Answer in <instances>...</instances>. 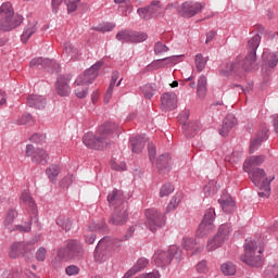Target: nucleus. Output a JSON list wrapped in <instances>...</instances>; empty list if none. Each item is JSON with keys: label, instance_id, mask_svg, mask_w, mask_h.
Instances as JSON below:
<instances>
[{"label": "nucleus", "instance_id": "obj_27", "mask_svg": "<svg viewBox=\"0 0 278 278\" xmlns=\"http://www.w3.org/2000/svg\"><path fill=\"white\" fill-rule=\"evenodd\" d=\"M55 88L60 97H68L71 94V87L64 81V78H56Z\"/></svg>", "mask_w": 278, "mask_h": 278}, {"label": "nucleus", "instance_id": "obj_33", "mask_svg": "<svg viewBox=\"0 0 278 278\" xmlns=\"http://www.w3.org/2000/svg\"><path fill=\"white\" fill-rule=\"evenodd\" d=\"M48 64H53L51 60L43 59V58H35L30 61V68H38V71H41V68H46Z\"/></svg>", "mask_w": 278, "mask_h": 278}, {"label": "nucleus", "instance_id": "obj_39", "mask_svg": "<svg viewBox=\"0 0 278 278\" xmlns=\"http://www.w3.org/2000/svg\"><path fill=\"white\" fill-rule=\"evenodd\" d=\"M229 233H231V225L230 224H223L219 226L217 230V235L225 240H229Z\"/></svg>", "mask_w": 278, "mask_h": 278}, {"label": "nucleus", "instance_id": "obj_50", "mask_svg": "<svg viewBox=\"0 0 278 278\" xmlns=\"http://www.w3.org/2000/svg\"><path fill=\"white\" fill-rule=\"evenodd\" d=\"M148 155L150 162L153 164V162H155V156L157 155V150L155 149V144H153V142L148 143Z\"/></svg>", "mask_w": 278, "mask_h": 278}, {"label": "nucleus", "instance_id": "obj_56", "mask_svg": "<svg viewBox=\"0 0 278 278\" xmlns=\"http://www.w3.org/2000/svg\"><path fill=\"white\" fill-rule=\"evenodd\" d=\"M50 62H52V64L46 65L45 71H48V73H58V71H60V64L54 60H50Z\"/></svg>", "mask_w": 278, "mask_h": 278}, {"label": "nucleus", "instance_id": "obj_41", "mask_svg": "<svg viewBox=\"0 0 278 278\" xmlns=\"http://www.w3.org/2000/svg\"><path fill=\"white\" fill-rule=\"evenodd\" d=\"M220 268L222 273L228 277L236 275V265L232 263H224Z\"/></svg>", "mask_w": 278, "mask_h": 278}, {"label": "nucleus", "instance_id": "obj_40", "mask_svg": "<svg viewBox=\"0 0 278 278\" xmlns=\"http://www.w3.org/2000/svg\"><path fill=\"white\" fill-rule=\"evenodd\" d=\"M63 55H65L68 60V58H73V55H77V49L73 47V43L67 41L63 46Z\"/></svg>", "mask_w": 278, "mask_h": 278}, {"label": "nucleus", "instance_id": "obj_61", "mask_svg": "<svg viewBox=\"0 0 278 278\" xmlns=\"http://www.w3.org/2000/svg\"><path fill=\"white\" fill-rule=\"evenodd\" d=\"M114 86L112 83H110V86L104 94V103H110V99H112V93L114 92Z\"/></svg>", "mask_w": 278, "mask_h": 278}, {"label": "nucleus", "instance_id": "obj_60", "mask_svg": "<svg viewBox=\"0 0 278 278\" xmlns=\"http://www.w3.org/2000/svg\"><path fill=\"white\" fill-rule=\"evenodd\" d=\"M75 94L78 99H85L86 94H88V88L79 87L75 89Z\"/></svg>", "mask_w": 278, "mask_h": 278}, {"label": "nucleus", "instance_id": "obj_35", "mask_svg": "<svg viewBox=\"0 0 278 278\" xmlns=\"http://www.w3.org/2000/svg\"><path fill=\"white\" fill-rule=\"evenodd\" d=\"M263 61L266 62V64H267V66H269V68H275V66H277V64H278V53L277 52H273V53L263 52Z\"/></svg>", "mask_w": 278, "mask_h": 278}, {"label": "nucleus", "instance_id": "obj_55", "mask_svg": "<svg viewBox=\"0 0 278 278\" xmlns=\"http://www.w3.org/2000/svg\"><path fill=\"white\" fill-rule=\"evenodd\" d=\"M136 232V226H130L126 233L122 237V242H127V240H130V238H134V233Z\"/></svg>", "mask_w": 278, "mask_h": 278}, {"label": "nucleus", "instance_id": "obj_62", "mask_svg": "<svg viewBox=\"0 0 278 278\" xmlns=\"http://www.w3.org/2000/svg\"><path fill=\"white\" fill-rule=\"evenodd\" d=\"M34 121V116L31 114L26 113L22 116L21 121L17 122L18 125H27V123H31Z\"/></svg>", "mask_w": 278, "mask_h": 278}, {"label": "nucleus", "instance_id": "obj_24", "mask_svg": "<svg viewBox=\"0 0 278 278\" xmlns=\"http://www.w3.org/2000/svg\"><path fill=\"white\" fill-rule=\"evenodd\" d=\"M26 105L35 108V110H45L47 108V98L38 94H30L27 97Z\"/></svg>", "mask_w": 278, "mask_h": 278}, {"label": "nucleus", "instance_id": "obj_52", "mask_svg": "<svg viewBox=\"0 0 278 278\" xmlns=\"http://www.w3.org/2000/svg\"><path fill=\"white\" fill-rule=\"evenodd\" d=\"M29 140H30V142H34L35 144H42V142H45V140H47V136L36 132L29 138Z\"/></svg>", "mask_w": 278, "mask_h": 278}, {"label": "nucleus", "instance_id": "obj_47", "mask_svg": "<svg viewBox=\"0 0 278 278\" xmlns=\"http://www.w3.org/2000/svg\"><path fill=\"white\" fill-rule=\"evenodd\" d=\"M167 51H169V49L162 41H157L154 45V53H155V55H162V53H167Z\"/></svg>", "mask_w": 278, "mask_h": 278}, {"label": "nucleus", "instance_id": "obj_51", "mask_svg": "<svg viewBox=\"0 0 278 278\" xmlns=\"http://www.w3.org/2000/svg\"><path fill=\"white\" fill-rule=\"evenodd\" d=\"M182 247L184 249H186V251H190L194 249V247H197V239L185 238L182 242Z\"/></svg>", "mask_w": 278, "mask_h": 278}, {"label": "nucleus", "instance_id": "obj_26", "mask_svg": "<svg viewBox=\"0 0 278 278\" xmlns=\"http://www.w3.org/2000/svg\"><path fill=\"white\" fill-rule=\"evenodd\" d=\"M265 160L266 159L264 155L251 156L243 164L244 173H251L253 168H256L255 166H261V164H264Z\"/></svg>", "mask_w": 278, "mask_h": 278}, {"label": "nucleus", "instance_id": "obj_59", "mask_svg": "<svg viewBox=\"0 0 278 278\" xmlns=\"http://www.w3.org/2000/svg\"><path fill=\"white\" fill-rule=\"evenodd\" d=\"M181 58H184V55H173V56H167L164 58L165 60V64H177L179 62V60H181Z\"/></svg>", "mask_w": 278, "mask_h": 278}, {"label": "nucleus", "instance_id": "obj_34", "mask_svg": "<svg viewBox=\"0 0 278 278\" xmlns=\"http://www.w3.org/2000/svg\"><path fill=\"white\" fill-rule=\"evenodd\" d=\"M46 175L52 184H56L58 175H60V165L52 164L46 169Z\"/></svg>", "mask_w": 278, "mask_h": 278}, {"label": "nucleus", "instance_id": "obj_29", "mask_svg": "<svg viewBox=\"0 0 278 278\" xmlns=\"http://www.w3.org/2000/svg\"><path fill=\"white\" fill-rule=\"evenodd\" d=\"M197 93L200 99H205V94H207V77L205 75H201L198 79Z\"/></svg>", "mask_w": 278, "mask_h": 278}, {"label": "nucleus", "instance_id": "obj_37", "mask_svg": "<svg viewBox=\"0 0 278 278\" xmlns=\"http://www.w3.org/2000/svg\"><path fill=\"white\" fill-rule=\"evenodd\" d=\"M56 225H59V227L64 231H68L73 227V222L68 217L59 216L56 218Z\"/></svg>", "mask_w": 278, "mask_h": 278}, {"label": "nucleus", "instance_id": "obj_9", "mask_svg": "<svg viewBox=\"0 0 278 278\" xmlns=\"http://www.w3.org/2000/svg\"><path fill=\"white\" fill-rule=\"evenodd\" d=\"M146 226L155 233L157 229H162L166 225V217L155 208L146 210Z\"/></svg>", "mask_w": 278, "mask_h": 278}, {"label": "nucleus", "instance_id": "obj_57", "mask_svg": "<svg viewBox=\"0 0 278 278\" xmlns=\"http://www.w3.org/2000/svg\"><path fill=\"white\" fill-rule=\"evenodd\" d=\"M65 273L66 275H68V277H73L75 275H79V268L77 267V265H68L65 268Z\"/></svg>", "mask_w": 278, "mask_h": 278}, {"label": "nucleus", "instance_id": "obj_31", "mask_svg": "<svg viewBox=\"0 0 278 278\" xmlns=\"http://www.w3.org/2000/svg\"><path fill=\"white\" fill-rule=\"evenodd\" d=\"M21 200L28 207V212H31V214H36V212H38V210L36 208V202H34V198H31L29 193L23 192L21 195Z\"/></svg>", "mask_w": 278, "mask_h": 278}, {"label": "nucleus", "instance_id": "obj_1", "mask_svg": "<svg viewBox=\"0 0 278 278\" xmlns=\"http://www.w3.org/2000/svg\"><path fill=\"white\" fill-rule=\"evenodd\" d=\"M260 42H262V36H260V34L249 39L247 45L248 54L244 60H236L235 62L226 63L224 67L222 66L219 68V75L224 77H229V75L242 77L244 73L249 71H257L260 68V65H257V49Z\"/></svg>", "mask_w": 278, "mask_h": 278}, {"label": "nucleus", "instance_id": "obj_38", "mask_svg": "<svg viewBox=\"0 0 278 278\" xmlns=\"http://www.w3.org/2000/svg\"><path fill=\"white\" fill-rule=\"evenodd\" d=\"M207 60H210V58L208 56L203 58V54L201 53L195 55V68L198 73H201L205 68V65L207 64Z\"/></svg>", "mask_w": 278, "mask_h": 278}, {"label": "nucleus", "instance_id": "obj_36", "mask_svg": "<svg viewBox=\"0 0 278 278\" xmlns=\"http://www.w3.org/2000/svg\"><path fill=\"white\" fill-rule=\"evenodd\" d=\"M141 92L146 99H153V96L157 92V86L155 84H146L141 87Z\"/></svg>", "mask_w": 278, "mask_h": 278}, {"label": "nucleus", "instance_id": "obj_64", "mask_svg": "<svg viewBox=\"0 0 278 278\" xmlns=\"http://www.w3.org/2000/svg\"><path fill=\"white\" fill-rule=\"evenodd\" d=\"M114 27H116V24L114 23H111V22H108V23H104L101 28H100V31H112V29H114Z\"/></svg>", "mask_w": 278, "mask_h": 278}, {"label": "nucleus", "instance_id": "obj_23", "mask_svg": "<svg viewBox=\"0 0 278 278\" xmlns=\"http://www.w3.org/2000/svg\"><path fill=\"white\" fill-rule=\"evenodd\" d=\"M147 135H138L129 138V144L132 153H142V149L147 144Z\"/></svg>", "mask_w": 278, "mask_h": 278}, {"label": "nucleus", "instance_id": "obj_20", "mask_svg": "<svg viewBox=\"0 0 278 278\" xmlns=\"http://www.w3.org/2000/svg\"><path fill=\"white\" fill-rule=\"evenodd\" d=\"M236 125H238V119L236 118V115H226V117L223 121L222 128L219 129V136L226 138V136H229V132L231 131L232 127H236Z\"/></svg>", "mask_w": 278, "mask_h": 278}, {"label": "nucleus", "instance_id": "obj_46", "mask_svg": "<svg viewBox=\"0 0 278 278\" xmlns=\"http://www.w3.org/2000/svg\"><path fill=\"white\" fill-rule=\"evenodd\" d=\"M11 231H20V233H29L31 231V220L27 225H15Z\"/></svg>", "mask_w": 278, "mask_h": 278}, {"label": "nucleus", "instance_id": "obj_28", "mask_svg": "<svg viewBox=\"0 0 278 278\" xmlns=\"http://www.w3.org/2000/svg\"><path fill=\"white\" fill-rule=\"evenodd\" d=\"M218 203L226 214H231L233 210H236V202H233V199L231 197L228 198H222L218 200Z\"/></svg>", "mask_w": 278, "mask_h": 278}, {"label": "nucleus", "instance_id": "obj_14", "mask_svg": "<svg viewBox=\"0 0 278 278\" xmlns=\"http://www.w3.org/2000/svg\"><path fill=\"white\" fill-rule=\"evenodd\" d=\"M127 220H129V212L127 206H122L121 208H113V213L109 218V225H114L115 227H123V225H127Z\"/></svg>", "mask_w": 278, "mask_h": 278}, {"label": "nucleus", "instance_id": "obj_8", "mask_svg": "<svg viewBox=\"0 0 278 278\" xmlns=\"http://www.w3.org/2000/svg\"><path fill=\"white\" fill-rule=\"evenodd\" d=\"M115 38L119 42H128L130 45H138L140 42H144L146 40H148L149 35L144 31L122 29L116 34Z\"/></svg>", "mask_w": 278, "mask_h": 278}, {"label": "nucleus", "instance_id": "obj_11", "mask_svg": "<svg viewBox=\"0 0 278 278\" xmlns=\"http://www.w3.org/2000/svg\"><path fill=\"white\" fill-rule=\"evenodd\" d=\"M137 14L143 21H151V18H157L162 16V2L160 0H153L149 5L139 8Z\"/></svg>", "mask_w": 278, "mask_h": 278}, {"label": "nucleus", "instance_id": "obj_22", "mask_svg": "<svg viewBox=\"0 0 278 278\" xmlns=\"http://www.w3.org/2000/svg\"><path fill=\"white\" fill-rule=\"evenodd\" d=\"M265 140H268V129L263 128L257 132L256 137L250 141V153H255Z\"/></svg>", "mask_w": 278, "mask_h": 278}, {"label": "nucleus", "instance_id": "obj_44", "mask_svg": "<svg viewBox=\"0 0 278 278\" xmlns=\"http://www.w3.org/2000/svg\"><path fill=\"white\" fill-rule=\"evenodd\" d=\"M36 34V25L26 28L22 34V42H27Z\"/></svg>", "mask_w": 278, "mask_h": 278}, {"label": "nucleus", "instance_id": "obj_48", "mask_svg": "<svg viewBox=\"0 0 278 278\" xmlns=\"http://www.w3.org/2000/svg\"><path fill=\"white\" fill-rule=\"evenodd\" d=\"M146 266H149V260L142 257L137 261L132 268H135V273H140V270H144Z\"/></svg>", "mask_w": 278, "mask_h": 278}, {"label": "nucleus", "instance_id": "obj_54", "mask_svg": "<svg viewBox=\"0 0 278 278\" xmlns=\"http://www.w3.org/2000/svg\"><path fill=\"white\" fill-rule=\"evenodd\" d=\"M81 0H64L67 7V12H75L77 10V3H79Z\"/></svg>", "mask_w": 278, "mask_h": 278}, {"label": "nucleus", "instance_id": "obj_42", "mask_svg": "<svg viewBox=\"0 0 278 278\" xmlns=\"http://www.w3.org/2000/svg\"><path fill=\"white\" fill-rule=\"evenodd\" d=\"M16 216H18V212H16L14 208L10 210L4 219V227H10V225H12V223H14L16 219Z\"/></svg>", "mask_w": 278, "mask_h": 278}, {"label": "nucleus", "instance_id": "obj_18", "mask_svg": "<svg viewBox=\"0 0 278 278\" xmlns=\"http://www.w3.org/2000/svg\"><path fill=\"white\" fill-rule=\"evenodd\" d=\"M156 168L160 175H167V173H170L173 168V159L170 157V154L164 153L160 155L156 160Z\"/></svg>", "mask_w": 278, "mask_h": 278}, {"label": "nucleus", "instance_id": "obj_13", "mask_svg": "<svg viewBox=\"0 0 278 278\" xmlns=\"http://www.w3.org/2000/svg\"><path fill=\"white\" fill-rule=\"evenodd\" d=\"M25 156L31 157L34 164H40L47 166L49 164V153L42 148H35L34 144H27L25 150Z\"/></svg>", "mask_w": 278, "mask_h": 278}, {"label": "nucleus", "instance_id": "obj_53", "mask_svg": "<svg viewBox=\"0 0 278 278\" xmlns=\"http://www.w3.org/2000/svg\"><path fill=\"white\" fill-rule=\"evenodd\" d=\"M35 257L37 262H45V260H47V249L45 247H40L37 250Z\"/></svg>", "mask_w": 278, "mask_h": 278}, {"label": "nucleus", "instance_id": "obj_43", "mask_svg": "<svg viewBox=\"0 0 278 278\" xmlns=\"http://www.w3.org/2000/svg\"><path fill=\"white\" fill-rule=\"evenodd\" d=\"M173 192H175V187L170 185V182H167L162 186L160 190V197H168L169 194H173Z\"/></svg>", "mask_w": 278, "mask_h": 278}, {"label": "nucleus", "instance_id": "obj_32", "mask_svg": "<svg viewBox=\"0 0 278 278\" xmlns=\"http://www.w3.org/2000/svg\"><path fill=\"white\" fill-rule=\"evenodd\" d=\"M271 181H275V176H273L269 179V181H265L264 184L258 186V188H260L258 197H261V199H268V197H270V184H271Z\"/></svg>", "mask_w": 278, "mask_h": 278}, {"label": "nucleus", "instance_id": "obj_21", "mask_svg": "<svg viewBox=\"0 0 278 278\" xmlns=\"http://www.w3.org/2000/svg\"><path fill=\"white\" fill-rule=\"evenodd\" d=\"M112 253L108 251V245H103V239H101L94 250L93 257L99 264H103L110 257Z\"/></svg>", "mask_w": 278, "mask_h": 278}, {"label": "nucleus", "instance_id": "obj_17", "mask_svg": "<svg viewBox=\"0 0 278 278\" xmlns=\"http://www.w3.org/2000/svg\"><path fill=\"white\" fill-rule=\"evenodd\" d=\"M177 109V94L175 92H165L161 96V110L163 112H173Z\"/></svg>", "mask_w": 278, "mask_h": 278}, {"label": "nucleus", "instance_id": "obj_63", "mask_svg": "<svg viewBox=\"0 0 278 278\" xmlns=\"http://www.w3.org/2000/svg\"><path fill=\"white\" fill-rule=\"evenodd\" d=\"M195 269L199 273H207V262L206 261H201L197 264Z\"/></svg>", "mask_w": 278, "mask_h": 278}, {"label": "nucleus", "instance_id": "obj_19", "mask_svg": "<svg viewBox=\"0 0 278 278\" xmlns=\"http://www.w3.org/2000/svg\"><path fill=\"white\" fill-rule=\"evenodd\" d=\"M248 174L252 184H254V186L256 187L262 186L265 181H270V179H268V176H266V172L262 168L250 169Z\"/></svg>", "mask_w": 278, "mask_h": 278}, {"label": "nucleus", "instance_id": "obj_7", "mask_svg": "<svg viewBox=\"0 0 278 278\" xmlns=\"http://www.w3.org/2000/svg\"><path fill=\"white\" fill-rule=\"evenodd\" d=\"M34 255V245L25 241H18L12 243L9 252V257L11 260H16V257H24L26 262H29Z\"/></svg>", "mask_w": 278, "mask_h": 278}, {"label": "nucleus", "instance_id": "obj_25", "mask_svg": "<svg viewBox=\"0 0 278 278\" xmlns=\"http://www.w3.org/2000/svg\"><path fill=\"white\" fill-rule=\"evenodd\" d=\"M199 131H201V124L198 121L182 125V132L186 138H194Z\"/></svg>", "mask_w": 278, "mask_h": 278}, {"label": "nucleus", "instance_id": "obj_12", "mask_svg": "<svg viewBox=\"0 0 278 278\" xmlns=\"http://www.w3.org/2000/svg\"><path fill=\"white\" fill-rule=\"evenodd\" d=\"M103 66V62L98 61L96 64L91 65L90 68L86 70L81 75L75 80L76 86H88L99 77V68Z\"/></svg>", "mask_w": 278, "mask_h": 278}, {"label": "nucleus", "instance_id": "obj_3", "mask_svg": "<svg viewBox=\"0 0 278 278\" xmlns=\"http://www.w3.org/2000/svg\"><path fill=\"white\" fill-rule=\"evenodd\" d=\"M0 13L4 16L0 21V29L2 31H12V29H15V27L23 23V16L16 15L14 17V10H12L10 2L3 3L0 7Z\"/></svg>", "mask_w": 278, "mask_h": 278}, {"label": "nucleus", "instance_id": "obj_6", "mask_svg": "<svg viewBox=\"0 0 278 278\" xmlns=\"http://www.w3.org/2000/svg\"><path fill=\"white\" fill-rule=\"evenodd\" d=\"M84 257V248L77 240H71L65 248L58 251L59 260H81Z\"/></svg>", "mask_w": 278, "mask_h": 278}, {"label": "nucleus", "instance_id": "obj_30", "mask_svg": "<svg viewBox=\"0 0 278 278\" xmlns=\"http://www.w3.org/2000/svg\"><path fill=\"white\" fill-rule=\"evenodd\" d=\"M225 244V239L220 237V235L216 233L213 239L207 242L206 249L207 251H216V249H220Z\"/></svg>", "mask_w": 278, "mask_h": 278}, {"label": "nucleus", "instance_id": "obj_16", "mask_svg": "<svg viewBox=\"0 0 278 278\" xmlns=\"http://www.w3.org/2000/svg\"><path fill=\"white\" fill-rule=\"evenodd\" d=\"M108 203L112 210L127 207V202L125 201V194L123 193V191L118 189H113V191L108 194Z\"/></svg>", "mask_w": 278, "mask_h": 278}, {"label": "nucleus", "instance_id": "obj_49", "mask_svg": "<svg viewBox=\"0 0 278 278\" xmlns=\"http://www.w3.org/2000/svg\"><path fill=\"white\" fill-rule=\"evenodd\" d=\"M167 66L166 60L159 59L156 61H153L150 65H148V68H153V71H157L159 68H164Z\"/></svg>", "mask_w": 278, "mask_h": 278}, {"label": "nucleus", "instance_id": "obj_4", "mask_svg": "<svg viewBox=\"0 0 278 278\" xmlns=\"http://www.w3.org/2000/svg\"><path fill=\"white\" fill-rule=\"evenodd\" d=\"M256 251L257 243L255 241H250L245 243L244 255L241 257V261L248 266H251L252 268H262V266H264V258L262 257V254L264 253V248L258 249V255H255Z\"/></svg>", "mask_w": 278, "mask_h": 278}, {"label": "nucleus", "instance_id": "obj_58", "mask_svg": "<svg viewBox=\"0 0 278 278\" xmlns=\"http://www.w3.org/2000/svg\"><path fill=\"white\" fill-rule=\"evenodd\" d=\"M180 199L177 198V195H174L170 200V202L167 205V211L166 212H173V210H175L177 207V205H179L180 203Z\"/></svg>", "mask_w": 278, "mask_h": 278}, {"label": "nucleus", "instance_id": "obj_5", "mask_svg": "<svg viewBox=\"0 0 278 278\" xmlns=\"http://www.w3.org/2000/svg\"><path fill=\"white\" fill-rule=\"evenodd\" d=\"M173 260H181V254L179 253V247L170 245L168 251H157L153 256V262L155 266L160 268H166L173 262Z\"/></svg>", "mask_w": 278, "mask_h": 278}, {"label": "nucleus", "instance_id": "obj_2", "mask_svg": "<svg viewBox=\"0 0 278 278\" xmlns=\"http://www.w3.org/2000/svg\"><path fill=\"white\" fill-rule=\"evenodd\" d=\"M118 129V125L114 122H105L100 125L96 131L87 132L83 137V142L87 149H92L93 151H103V149H109L112 147V140L110 137L114 135V131Z\"/></svg>", "mask_w": 278, "mask_h": 278}, {"label": "nucleus", "instance_id": "obj_10", "mask_svg": "<svg viewBox=\"0 0 278 278\" xmlns=\"http://www.w3.org/2000/svg\"><path fill=\"white\" fill-rule=\"evenodd\" d=\"M215 218H216V211L214 208L206 210L203 216V219L195 232V236L198 238H205L207 233H212V231H214Z\"/></svg>", "mask_w": 278, "mask_h": 278}, {"label": "nucleus", "instance_id": "obj_45", "mask_svg": "<svg viewBox=\"0 0 278 278\" xmlns=\"http://www.w3.org/2000/svg\"><path fill=\"white\" fill-rule=\"evenodd\" d=\"M264 277L265 278H278V266L277 265H273V266H268L265 270H264Z\"/></svg>", "mask_w": 278, "mask_h": 278}, {"label": "nucleus", "instance_id": "obj_15", "mask_svg": "<svg viewBox=\"0 0 278 278\" xmlns=\"http://www.w3.org/2000/svg\"><path fill=\"white\" fill-rule=\"evenodd\" d=\"M203 5L204 4L200 2L186 1L181 4L178 12L184 18H192V16H197V14L203 10Z\"/></svg>", "mask_w": 278, "mask_h": 278}]
</instances>
